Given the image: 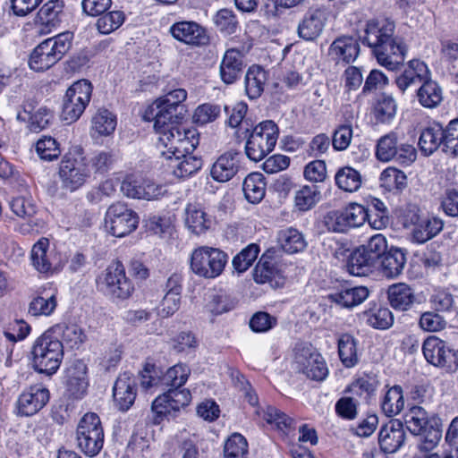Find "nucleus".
Masks as SVG:
<instances>
[{"instance_id":"1","label":"nucleus","mask_w":458,"mask_h":458,"mask_svg":"<svg viewBox=\"0 0 458 458\" xmlns=\"http://www.w3.org/2000/svg\"><path fill=\"white\" fill-rule=\"evenodd\" d=\"M395 25L389 20H369L364 35L360 37L377 58V63L389 71H396L403 65L407 47L403 39L394 37Z\"/></svg>"},{"instance_id":"2","label":"nucleus","mask_w":458,"mask_h":458,"mask_svg":"<svg viewBox=\"0 0 458 458\" xmlns=\"http://www.w3.org/2000/svg\"><path fill=\"white\" fill-rule=\"evenodd\" d=\"M150 114L154 120V129L159 134L157 148H169L182 151L191 150L199 145V134L194 128L182 125L184 114H179L172 107L162 102L155 101L146 115Z\"/></svg>"},{"instance_id":"3","label":"nucleus","mask_w":458,"mask_h":458,"mask_svg":"<svg viewBox=\"0 0 458 458\" xmlns=\"http://www.w3.org/2000/svg\"><path fill=\"white\" fill-rule=\"evenodd\" d=\"M244 138L246 156L252 161L258 162L265 158L274 150L276 144L279 129L272 120L260 122L255 126L245 127Z\"/></svg>"},{"instance_id":"4","label":"nucleus","mask_w":458,"mask_h":458,"mask_svg":"<svg viewBox=\"0 0 458 458\" xmlns=\"http://www.w3.org/2000/svg\"><path fill=\"white\" fill-rule=\"evenodd\" d=\"M31 353L34 369L38 373L52 376L61 365L64 346L51 331H47L35 341Z\"/></svg>"},{"instance_id":"5","label":"nucleus","mask_w":458,"mask_h":458,"mask_svg":"<svg viewBox=\"0 0 458 458\" xmlns=\"http://www.w3.org/2000/svg\"><path fill=\"white\" fill-rule=\"evenodd\" d=\"M72 35L60 33L36 47L29 60L30 67L36 72H43L61 60L72 46Z\"/></svg>"},{"instance_id":"6","label":"nucleus","mask_w":458,"mask_h":458,"mask_svg":"<svg viewBox=\"0 0 458 458\" xmlns=\"http://www.w3.org/2000/svg\"><path fill=\"white\" fill-rule=\"evenodd\" d=\"M386 238L377 233L370 237L367 244L355 250L349 259V271L354 276H366L378 265L388 250Z\"/></svg>"},{"instance_id":"7","label":"nucleus","mask_w":458,"mask_h":458,"mask_svg":"<svg viewBox=\"0 0 458 458\" xmlns=\"http://www.w3.org/2000/svg\"><path fill=\"white\" fill-rule=\"evenodd\" d=\"M104 438V429L98 415L94 412L86 413L77 426V447L87 456L94 457L102 450Z\"/></svg>"},{"instance_id":"8","label":"nucleus","mask_w":458,"mask_h":458,"mask_svg":"<svg viewBox=\"0 0 458 458\" xmlns=\"http://www.w3.org/2000/svg\"><path fill=\"white\" fill-rule=\"evenodd\" d=\"M228 261L227 254L216 248L202 246L191 254V269L201 277L213 279L224 271Z\"/></svg>"},{"instance_id":"9","label":"nucleus","mask_w":458,"mask_h":458,"mask_svg":"<svg viewBox=\"0 0 458 458\" xmlns=\"http://www.w3.org/2000/svg\"><path fill=\"white\" fill-rule=\"evenodd\" d=\"M92 85L87 80L75 81L63 99L62 118L68 123L76 122L90 102Z\"/></svg>"},{"instance_id":"10","label":"nucleus","mask_w":458,"mask_h":458,"mask_svg":"<svg viewBox=\"0 0 458 458\" xmlns=\"http://www.w3.org/2000/svg\"><path fill=\"white\" fill-rule=\"evenodd\" d=\"M98 283L100 291L114 300L129 298L134 289L120 261L108 266L103 275L98 277Z\"/></svg>"},{"instance_id":"11","label":"nucleus","mask_w":458,"mask_h":458,"mask_svg":"<svg viewBox=\"0 0 458 458\" xmlns=\"http://www.w3.org/2000/svg\"><path fill=\"white\" fill-rule=\"evenodd\" d=\"M376 157L382 162H395L409 165L412 164L417 157L415 148L407 143H399L395 132H390L382 136L377 143Z\"/></svg>"},{"instance_id":"12","label":"nucleus","mask_w":458,"mask_h":458,"mask_svg":"<svg viewBox=\"0 0 458 458\" xmlns=\"http://www.w3.org/2000/svg\"><path fill=\"white\" fill-rule=\"evenodd\" d=\"M139 216L122 202L112 204L106 210L105 227L115 237H123L132 233L139 225Z\"/></svg>"},{"instance_id":"13","label":"nucleus","mask_w":458,"mask_h":458,"mask_svg":"<svg viewBox=\"0 0 458 458\" xmlns=\"http://www.w3.org/2000/svg\"><path fill=\"white\" fill-rule=\"evenodd\" d=\"M181 387L169 388L153 401L152 411L155 413V424H159L165 418L174 417L177 411L191 403L190 390Z\"/></svg>"},{"instance_id":"14","label":"nucleus","mask_w":458,"mask_h":458,"mask_svg":"<svg viewBox=\"0 0 458 458\" xmlns=\"http://www.w3.org/2000/svg\"><path fill=\"white\" fill-rule=\"evenodd\" d=\"M196 148L197 146H194L192 149L182 152L174 148L158 150L164 159L163 164L167 165L176 177L185 178L199 171L202 166V159L191 155Z\"/></svg>"},{"instance_id":"15","label":"nucleus","mask_w":458,"mask_h":458,"mask_svg":"<svg viewBox=\"0 0 458 458\" xmlns=\"http://www.w3.org/2000/svg\"><path fill=\"white\" fill-rule=\"evenodd\" d=\"M422 352L427 361L436 367L443 368L447 371L455 370L458 367L456 352L437 336L431 335L426 338L422 344Z\"/></svg>"},{"instance_id":"16","label":"nucleus","mask_w":458,"mask_h":458,"mask_svg":"<svg viewBox=\"0 0 458 458\" xmlns=\"http://www.w3.org/2000/svg\"><path fill=\"white\" fill-rule=\"evenodd\" d=\"M298 368L307 377L322 381L328 374L324 358L311 347H302L295 354Z\"/></svg>"},{"instance_id":"17","label":"nucleus","mask_w":458,"mask_h":458,"mask_svg":"<svg viewBox=\"0 0 458 458\" xmlns=\"http://www.w3.org/2000/svg\"><path fill=\"white\" fill-rule=\"evenodd\" d=\"M49 390L42 385H34L26 388L17 401L18 414L30 417L38 413L48 403Z\"/></svg>"},{"instance_id":"18","label":"nucleus","mask_w":458,"mask_h":458,"mask_svg":"<svg viewBox=\"0 0 458 458\" xmlns=\"http://www.w3.org/2000/svg\"><path fill=\"white\" fill-rule=\"evenodd\" d=\"M59 174L64 186L72 191L86 182L89 175V168L83 157H64L60 165Z\"/></svg>"},{"instance_id":"19","label":"nucleus","mask_w":458,"mask_h":458,"mask_svg":"<svg viewBox=\"0 0 458 458\" xmlns=\"http://www.w3.org/2000/svg\"><path fill=\"white\" fill-rule=\"evenodd\" d=\"M10 208L16 216L29 221L28 224L21 226L20 231L21 233H38L39 229L43 227L42 221L33 220L38 208L31 196L19 195L13 197L10 200Z\"/></svg>"},{"instance_id":"20","label":"nucleus","mask_w":458,"mask_h":458,"mask_svg":"<svg viewBox=\"0 0 458 458\" xmlns=\"http://www.w3.org/2000/svg\"><path fill=\"white\" fill-rule=\"evenodd\" d=\"M137 395L135 377L123 372L116 378L113 387V397L116 407L121 411H127L134 403Z\"/></svg>"},{"instance_id":"21","label":"nucleus","mask_w":458,"mask_h":458,"mask_svg":"<svg viewBox=\"0 0 458 458\" xmlns=\"http://www.w3.org/2000/svg\"><path fill=\"white\" fill-rule=\"evenodd\" d=\"M241 168V153L230 149L220 155L210 168V176L218 182H226L233 179Z\"/></svg>"},{"instance_id":"22","label":"nucleus","mask_w":458,"mask_h":458,"mask_svg":"<svg viewBox=\"0 0 458 458\" xmlns=\"http://www.w3.org/2000/svg\"><path fill=\"white\" fill-rule=\"evenodd\" d=\"M406 432L399 420H391L381 427L378 433V445L384 454L396 453L405 443Z\"/></svg>"},{"instance_id":"23","label":"nucleus","mask_w":458,"mask_h":458,"mask_svg":"<svg viewBox=\"0 0 458 458\" xmlns=\"http://www.w3.org/2000/svg\"><path fill=\"white\" fill-rule=\"evenodd\" d=\"M172 36L185 44L196 47L208 45L209 37L206 30L195 21H178L170 28Z\"/></svg>"},{"instance_id":"24","label":"nucleus","mask_w":458,"mask_h":458,"mask_svg":"<svg viewBox=\"0 0 458 458\" xmlns=\"http://www.w3.org/2000/svg\"><path fill=\"white\" fill-rule=\"evenodd\" d=\"M327 21L324 10L310 9L300 21L297 28L298 36L306 41L317 39L323 32Z\"/></svg>"},{"instance_id":"25","label":"nucleus","mask_w":458,"mask_h":458,"mask_svg":"<svg viewBox=\"0 0 458 458\" xmlns=\"http://www.w3.org/2000/svg\"><path fill=\"white\" fill-rule=\"evenodd\" d=\"M428 77H430V72L427 64L420 60L413 59L395 78V83L398 89L404 92L411 86L422 84Z\"/></svg>"},{"instance_id":"26","label":"nucleus","mask_w":458,"mask_h":458,"mask_svg":"<svg viewBox=\"0 0 458 458\" xmlns=\"http://www.w3.org/2000/svg\"><path fill=\"white\" fill-rule=\"evenodd\" d=\"M360 54V45L352 37L343 36L335 38L328 48V55L335 63L350 64L356 60Z\"/></svg>"},{"instance_id":"27","label":"nucleus","mask_w":458,"mask_h":458,"mask_svg":"<svg viewBox=\"0 0 458 458\" xmlns=\"http://www.w3.org/2000/svg\"><path fill=\"white\" fill-rule=\"evenodd\" d=\"M185 225L192 233L199 235L210 228L212 219L205 212L202 204L191 202L185 208Z\"/></svg>"},{"instance_id":"28","label":"nucleus","mask_w":458,"mask_h":458,"mask_svg":"<svg viewBox=\"0 0 458 458\" xmlns=\"http://www.w3.org/2000/svg\"><path fill=\"white\" fill-rule=\"evenodd\" d=\"M243 71V60L240 51L232 48L227 50L220 64V76L226 84L233 83L240 78Z\"/></svg>"},{"instance_id":"29","label":"nucleus","mask_w":458,"mask_h":458,"mask_svg":"<svg viewBox=\"0 0 458 458\" xmlns=\"http://www.w3.org/2000/svg\"><path fill=\"white\" fill-rule=\"evenodd\" d=\"M445 131L440 123H433L424 128L420 135L418 146L421 153L428 157L439 148L444 151Z\"/></svg>"},{"instance_id":"30","label":"nucleus","mask_w":458,"mask_h":458,"mask_svg":"<svg viewBox=\"0 0 458 458\" xmlns=\"http://www.w3.org/2000/svg\"><path fill=\"white\" fill-rule=\"evenodd\" d=\"M381 273L386 278H396L406 264V256L400 248L391 247L378 263Z\"/></svg>"},{"instance_id":"31","label":"nucleus","mask_w":458,"mask_h":458,"mask_svg":"<svg viewBox=\"0 0 458 458\" xmlns=\"http://www.w3.org/2000/svg\"><path fill=\"white\" fill-rule=\"evenodd\" d=\"M369 289L365 286L345 288L330 293L328 300L342 308H352L363 302L369 297Z\"/></svg>"},{"instance_id":"32","label":"nucleus","mask_w":458,"mask_h":458,"mask_svg":"<svg viewBox=\"0 0 458 458\" xmlns=\"http://www.w3.org/2000/svg\"><path fill=\"white\" fill-rule=\"evenodd\" d=\"M358 340L351 334H341L337 339L339 359L347 369L355 367L359 361Z\"/></svg>"},{"instance_id":"33","label":"nucleus","mask_w":458,"mask_h":458,"mask_svg":"<svg viewBox=\"0 0 458 458\" xmlns=\"http://www.w3.org/2000/svg\"><path fill=\"white\" fill-rule=\"evenodd\" d=\"M406 428L413 435H421L430 424L439 420L435 416L429 417L426 410L414 405L409 409L404 417Z\"/></svg>"},{"instance_id":"34","label":"nucleus","mask_w":458,"mask_h":458,"mask_svg":"<svg viewBox=\"0 0 458 458\" xmlns=\"http://www.w3.org/2000/svg\"><path fill=\"white\" fill-rule=\"evenodd\" d=\"M387 298L392 308L403 311L409 310L415 300L411 288L404 283L390 285Z\"/></svg>"},{"instance_id":"35","label":"nucleus","mask_w":458,"mask_h":458,"mask_svg":"<svg viewBox=\"0 0 458 458\" xmlns=\"http://www.w3.org/2000/svg\"><path fill=\"white\" fill-rule=\"evenodd\" d=\"M444 227V222L436 216H428L422 220L412 229L413 242L422 244L437 236Z\"/></svg>"},{"instance_id":"36","label":"nucleus","mask_w":458,"mask_h":458,"mask_svg":"<svg viewBox=\"0 0 458 458\" xmlns=\"http://www.w3.org/2000/svg\"><path fill=\"white\" fill-rule=\"evenodd\" d=\"M64 8V0H50L39 9L38 19L47 27L55 28L65 16Z\"/></svg>"},{"instance_id":"37","label":"nucleus","mask_w":458,"mask_h":458,"mask_svg":"<svg viewBox=\"0 0 458 458\" xmlns=\"http://www.w3.org/2000/svg\"><path fill=\"white\" fill-rule=\"evenodd\" d=\"M118 157V154L114 150L95 151L87 163L89 173L92 171L96 174H106L113 169Z\"/></svg>"},{"instance_id":"38","label":"nucleus","mask_w":458,"mask_h":458,"mask_svg":"<svg viewBox=\"0 0 458 458\" xmlns=\"http://www.w3.org/2000/svg\"><path fill=\"white\" fill-rule=\"evenodd\" d=\"M267 80V72L259 65L250 67L245 75V91L250 99L262 94Z\"/></svg>"},{"instance_id":"39","label":"nucleus","mask_w":458,"mask_h":458,"mask_svg":"<svg viewBox=\"0 0 458 458\" xmlns=\"http://www.w3.org/2000/svg\"><path fill=\"white\" fill-rule=\"evenodd\" d=\"M242 190L247 200L250 203L260 202L266 193V182L260 173H251L243 181Z\"/></svg>"},{"instance_id":"40","label":"nucleus","mask_w":458,"mask_h":458,"mask_svg":"<svg viewBox=\"0 0 458 458\" xmlns=\"http://www.w3.org/2000/svg\"><path fill=\"white\" fill-rule=\"evenodd\" d=\"M417 97L420 104L427 108L437 106L442 99V89L440 86L428 77L417 90Z\"/></svg>"},{"instance_id":"41","label":"nucleus","mask_w":458,"mask_h":458,"mask_svg":"<svg viewBox=\"0 0 458 458\" xmlns=\"http://www.w3.org/2000/svg\"><path fill=\"white\" fill-rule=\"evenodd\" d=\"M116 123V116L113 113L100 108L91 118V131L99 136H109L114 131Z\"/></svg>"},{"instance_id":"42","label":"nucleus","mask_w":458,"mask_h":458,"mask_svg":"<svg viewBox=\"0 0 458 458\" xmlns=\"http://www.w3.org/2000/svg\"><path fill=\"white\" fill-rule=\"evenodd\" d=\"M278 242L283 250L290 254L302 251L307 246L302 233L293 227L280 231Z\"/></svg>"},{"instance_id":"43","label":"nucleus","mask_w":458,"mask_h":458,"mask_svg":"<svg viewBox=\"0 0 458 458\" xmlns=\"http://www.w3.org/2000/svg\"><path fill=\"white\" fill-rule=\"evenodd\" d=\"M365 322L377 329H387L394 323V316L386 307L375 306L362 314Z\"/></svg>"},{"instance_id":"44","label":"nucleus","mask_w":458,"mask_h":458,"mask_svg":"<svg viewBox=\"0 0 458 458\" xmlns=\"http://www.w3.org/2000/svg\"><path fill=\"white\" fill-rule=\"evenodd\" d=\"M48 247V239L42 237L33 245L31 250L32 265L40 273H47L52 268Z\"/></svg>"},{"instance_id":"45","label":"nucleus","mask_w":458,"mask_h":458,"mask_svg":"<svg viewBox=\"0 0 458 458\" xmlns=\"http://www.w3.org/2000/svg\"><path fill=\"white\" fill-rule=\"evenodd\" d=\"M397 105L394 98L382 94L373 108V114L377 123H389L395 116Z\"/></svg>"},{"instance_id":"46","label":"nucleus","mask_w":458,"mask_h":458,"mask_svg":"<svg viewBox=\"0 0 458 458\" xmlns=\"http://www.w3.org/2000/svg\"><path fill=\"white\" fill-rule=\"evenodd\" d=\"M403 406V388L395 385L386 393L381 403L382 411L387 417H393L400 413Z\"/></svg>"},{"instance_id":"47","label":"nucleus","mask_w":458,"mask_h":458,"mask_svg":"<svg viewBox=\"0 0 458 458\" xmlns=\"http://www.w3.org/2000/svg\"><path fill=\"white\" fill-rule=\"evenodd\" d=\"M429 303L433 310L438 313H451L456 310L455 297L447 289L434 290Z\"/></svg>"},{"instance_id":"48","label":"nucleus","mask_w":458,"mask_h":458,"mask_svg":"<svg viewBox=\"0 0 458 458\" xmlns=\"http://www.w3.org/2000/svg\"><path fill=\"white\" fill-rule=\"evenodd\" d=\"M335 179L336 185L344 191H356L361 185V176L360 173L351 166L339 169Z\"/></svg>"},{"instance_id":"49","label":"nucleus","mask_w":458,"mask_h":458,"mask_svg":"<svg viewBox=\"0 0 458 458\" xmlns=\"http://www.w3.org/2000/svg\"><path fill=\"white\" fill-rule=\"evenodd\" d=\"M321 198L320 191L316 185H305L295 192L294 202L300 211L311 209Z\"/></svg>"},{"instance_id":"50","label":"nucleus","mask_w":458,"mask_h":458,"mask_svg":"<svg viewBox=\"0 0 458 458\" xmlns=\"http://www.w3.org/2000/svg\"><path fill=\"white\" fill-rule=\"evenodd\" d=\"M268 252L261 256L254 268L253 279L258 284L270 282L277 273L276 262L271 259Z\"/></svg>"},{"instance_id":"51","label":"nucleus","mask_w":458,"mask_h":458,"mask_svg":"<svg viewBox=\"0 0 458 458\" xmlns=\"http://www.w3.org/2000/svg\"><path fill=\"white\" fill-rule=\"evenodd\" d=\"M191 374L190 368L185 364H176L169 368L160 378L163 386L170 388L182 386L188 380Z\"/></svg>"},{"instance_id":"52","label":"nucleus","mask_w":458,"mask_h":458,"mask_svg":"<svg viewBox=\"0 0 458 458\" xmlns=\"http://www.w3.org/2000/svg\"><path fill=\"white\" fill-rule=\"evenodd\" d=\"M248 442L239 434L233 433L225 443L224 458H247Z\"/></svg>"},{"instance_id":"53","label":"nucleus","mask_w":458,"mask_h":458,"mask_svg":"<svg viewBox=\"0 0 458 458\" xmlns=\"http://www.w3.org/2000/svg\"><path fill=\"white\" fill-rule=\"evenodd\" d=\"M381 186L388 191H403L407 186L406 174L394 167H387L380 174Z\"/></svg>"},{"instance_id":"54","label":"nucleus","mask_w":458,"mask_h":458,"mask_svg":"<svg viewBox=\"0 0 458 458\" xmlns=\"http://www.w3.org/2000/svg\"><path fill=\"white\" fill-rule=\"evenodd\" d=\"M57 305L55 294L38 295L30 301L29 313L32 316H49Z\"/></svg>"},{"instance_id":"55","label":"nucleus","mask_w":458,"mask_h":458,"mask_svg":"<svg viewBox=\"0 0 458 458\" xmlns=\"http://www.w3.org/2000/svg\"><path fill=\"white\" fill-rule=\"evenodd\" d=\"M55 333H62L63 340L71 348L78 347L85 342L87 336L84 331L76 324L57 325L52 329Z\"/></svg>"},{"instance_id":"56","label":"nucleus","mask_w":458,"mask_h":458,"mask_svg":"<svg viewBox=\"0 0 458 458\" xmlns=\"http://www.w3.org/2000/svg\"><path fill=\"white\" fill-rule=\"evenodd\" d=\"M36 152L40 159L53 161L61 155L59 143L51 136H42L36 143Z\"/></svg>"},{"instance_id":"57","label":"nucleus","mask_w":458,"mask_h":458,"mask_svg":"<svg viewBox=\"0 0 458 458\" xmlns=\"http://www.w3.org/2000/svg\"><path fill=\"white\" fill-rule=\"evenodd\" d=\"M259 253V246L256 243H250L241 250L233 259V267L239 272H245L256 260Z\"/></svg>"},{"instance_id":"58","label":"nucleus","mask_w":458,"mask_h":458,"mask_svg":"<svg viewBox=\"0 0 458 458\" xmlns=\"http://www.w3.org/2000/svg\"><path fill=\"white\" fill-rule=\"evenodd\" d=\"M96 27L102 34H109L123 23L125 16L122 11H112L107 13L99 15Z\"/></svg>"},{"instance_id":"59","label":"nucleus","mask_w":458,"mask_h":458,"mask_svg":"<svg viewBox=\"0 0 458 458\" xmlns=\"http://www.w3.org/2000/svg\"><path fill=\"white\" fill-rule=\"evenodd\" d=\"M214 22L216 28L225 35L236 32L238 21L232 10H219L214 17Z\"/></svg>"},{"instance_id":"60","label":"nucleus","mask_w":458,"mask_h":458,"mask_svg":"<svg viewBox=\"0 0 458 458\" xmlns=\"http://www.w3.org/2000/svg\"><path fill=\"white\" fill-rule=\"evenodd\" d=\"M446 320L440 313L432 310L426 311L420 315L419 326L426 332H438L445 328Z\"/></svg>"},{"instance_id":"61","label":"nucleus","mask_w":458,"mask_h":458,"mask_svg":"<svg viewBox=\"0 0 458 458\" xmlns=\"http://www.w3.org/2000/svg\"><path fill=\"white\" fill-rule=\"evenodd\" d=\"M263 419L269 424H275L279 430L285 432L293 426V420L276 407L268 406L264 411Z\"/></svg>"},{"instance_id":"62","label":"nucleus","mask_w":458,"mask_h":458,"mask_svg":"<svg viewBox=\"0 0 458 458\" xmlns=\"http://www.w3.org/2000/svg\"><path fill=\"white\" fill-rule=\"evenodd\" d=\"M421 435H423V438L419 445V449L421 453L428 454L438 445L442 437V431L439 428L438 420L430 424V427H428Z\"/></svg>"},{"instance_id":"63","label":"nucleus","mask_w":458,"mask_h":458,"mask_svg":"<svg viewBox=\"0 0 458 458\" xmlns=\"http://www.w3.org/2000/svg\"><path fill=\"white\" fill-rule=\"evenodd\" d=\"M325 225L335 233H345L351 228L344 209L328 212L325 216Z\"/></svg>"},{"instance_id":"64","label":"nucleus","mask_w":458,"mask_h":458,"mask_svg":"<svg viewBox=\"0 0 458 458\" xmlns=\"http://www.w3.org/2000/svg\"><path fill=\"white\" fill-rule=\"evenodd\" d=\"M444 152L458 156V118L452 120L444 129Z\"/></svg>"}]
</instances>
